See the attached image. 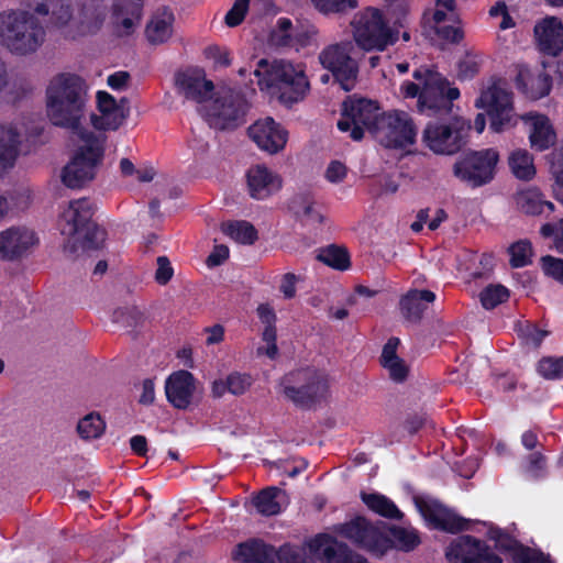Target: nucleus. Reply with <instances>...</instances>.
<instances>
[{
  "mask_svg": "<svg viewBox=\"0 0 563 563\" xmlns=\"http://www.w3.org/2000/svg\"><path fill=\"white\" fill-rule=\"evenodd\" d=\"M22 0V4L66 37L78 38L98 32L107 16L104 0Z\"/></svg>",
  "mask_w": 563,
  "mask_h": 563,
  "instance_id": "obj_1",
  "label": "nucleus"
},
{
  "mask_svg": "<svg viewBox=\"0 0 563 563\" xmlns=\"http://www.w3.org/2000/svg\"><path fill=\"white\" fill-rule=\"evenodd\" d=\"M89 90L87 80L78 74L64 71L54 75L45 89V110L49 122L74 134L84 132Z\"/></svg>",
  "mask_w": 563,
  "mask_h": 563,
  "instance_id": "obj_2",
  "label": "nucleus"
},
{
  "mask_svg": "<svg viewBox=\"0 0 563 563\" xmlns=\"http://www.w3.org/2000/svg\"><path fill=\"white\" fill-rule=\"evenodd\" d=\"M46 41V27L29 9L0 12V46L16 57L35 54Z\"/></svg>",
  "mask_w": 563,
  "mask_h": 563,
  "instance_id": "obj_3",
  "label": "nucleus"
},
{
  "mask_svg": "<svg viewBox=\"0 0 563 563\" xmlns=\"http://www.w3.org/2000/svg\"><path fill=\"white\" fill-rule=\"evenodd\" d=\"M252 74L261 90L268 91L285 104L300 101L309 89L303 67L285 59L269 63L262 58Z\"/></svg>",
  "mask_w": 563,
  "mask_h": 563,
  "instance_id": "obj_4",
  "label": "nucleus"
},
{
  "mask_svg": "<svg viewBox=\"0 0 563 563\" xmlns=\"http://www.w3.org/2000/svg\"><path fill=\"white\" fill-rule=\"evenodd\" d=\"M415 81H406L400 91L406 98H418V109L428 115L440 111H450L453 100L460 97L456 87H451L448 80L438 71L420 67L413 71Z\"/></svg>",
  "mask_w": 563,
  "mask_h": 563,
  "instance_id": "obj_5",
  "label": "nucleus"
},
{
  "mask_svg": "<svg viewBox=\"0 0 563 563\" xmlns=\"http://www.w3.org/2000/svg\"><path fill=\"white\" fill-rule=\"evenodd\" d=\"M75 134L78 137L77 150L62 170V181L68 188H81L93 180L104 153L100 136L90 131Z\"/></svg>",
  "mask_w": 563,
  "mask_h": 563,
  "instance_id": "obj_6",
  "label": "nucleus"
},
{
  "mask_svg": "<svg viewBox=\"0 0 563 563\" xmlns=\"http://www.w3.org/2000/svg\"><path fill=\"white\" fill-rule=\"evenodd\" d=\"M92 206L87 199L70 201L60 218V231L82 249H97L104 240V231L91 222Z\"/></svg>",
  "mask_w": 563,
  "mask_h": 563,
  "instance_id": "obj_7",
  "label": "nucleus"
},
{
  "mask_svg": "<svg viewBox=\"0 0 563 563\" xmlns=\"http://www.w3.org/2000/svg\"><path fill=\"white\" fill-rule=\"evenodd\" d=\"M470 131L471 124L463 118L433 121L426 125L422 142L434 154L454 155L466 145Z\"/></svg>",
  "mask_w": 563,
  "mask_h": 563,
  "instance_id": "obj_8",
  "label": "nucleus"
},
{
  "mask_svg": "<svg viewBox=\"0 0 563 563\" xmlns=\"http://www.w3.org/2000/svg\"><path fill=\"white\" fill-rule=\"evenodd\" d=\"M282 394L299 406H307L323 398L329 389V378L323 371L303 368L286 375L280 382Z\"/></svg>",
  "mask_w": 563,
  "mask_h": 563,
  "instance_id": "obj_9",
  "label": "nucleus"
},
{
  "mask_svg": "<svg viewBox=\"0 0 563 563\" xmlns=\"http://www.w3.org/2000/svg\"><path fill=\"white\" fill-rule=\"evenodd\" d=\"M351 26L356 45L364 51H384L396 42V36L377 9L367 8L356 13Z\"/></svg>",
  "mask_w": 563,
  "mask_h": 563,
  "instance_id": "obj_10",
  "label": "nucleus"
},
{
  "mask_svg": "<svg viewBox=\"0 0 563 563\" xmlns=\"http://www.w3.org/2000/svg\"><path fill=\"white\" fill-rule=\"evenodd\" d=\"M249 104L246 99L231 88H220L205 106L203 114L210 125L224 130L236 126L246 114Z\"/></svg>",
  "mask_w": 563,
  "mask_h": 563,
  "instance_id": "obj_11",
  "label": "nucleus"
},
{
  "mask_svg": "<svg viewBox=\"0 0 563 563\" xmlns=\"http://www.w3.org/2000/svg\"><path fill=\"white\" fill-rule=\"evenodd\" d=\"M373 136L385 147L404 148L415 143L417 129L407 112L394 110L383 112Z\"/></svg>",
  "mask_w": 563,
  "mask_h": 563,
  "instance_id": "obj_12",
  "label": "nucleus"
},
{
  "mask_svg": "<svg viewBox=\"0 0 563 563\" xmlns=\"http://www.w3.org/2000/svg\"><path fill=\"white\" fill-rule=\"evenodd\" d=\"M353 51V43L345 41L330 44L319 54L321 65L333 74L335 80L345 91L354 88L358 74L357 62L352 56Z\"/></svg>",
  "mask_w": 563,
  "mask_h": 563,
  "instance_id": "obj_13",
  "label": "nucleus"
},
{
  "mask_svg": "<svg viewBox=\"0 0 563 563\" xmlns=\"http://www.w3.org/2000/svg\"><path fill=\"white\" fill-rule=\"evenodd\" d=\"M382 114L376 102L351 98L343 102L342 118L338 122V128L343 132L351 131V137L360 141L364 136V129L374 134V128Z\"/></svg>",
  "mask_w": 563,
  "mask_h": 563,
  "instance_id": "obj_14",
  "label": "nucleus"
},
{
  "mask_svg": "<svg viewBox=\"0 0 563 563\" xmlns=\"http://www.w3.org/2000/svg\"><path fill=\"white\" fill-rule=\"evenodd\" d=\"M338 532L376 558H382L390 550L389 538L385 527H378L364 517H355L340 525Z\"/></svg>",
  "mask_w": 563,
  "mask_h": 563,
  "instance_id": "obj_15",
  "label": "nucleus"
},
{
  "mask_svg": "<svg viewBox=\"0 0 563 563\" xmlns=\"http://www.w3.org/2000/svg\"><path fill=\"white\" fill-rule=\"evenodd\" d=\"M497 162L498 153L495 150L472 152L454 163L453 174L462 181L479 187L494 178Z\"/></svg>",
  "mask_w": 563,
  "mask_h": 563,
  "instance_id": "obj_16",
  "label": "nucleus"
},
{
  "mask_svg": "<svg viewBox=\"0 0 563 563\" xmlns=\"http://www.w3.org/2000/svg\"><path fill=\"white\" fill-rule=\"evenodd\" d=\"M36 232L24 225L0 231V261L18 262L30 256L38 246Z\"/></svg>",
  "mask_w": 563,
  "mask_h": 563,
  "instance_id": "obj_17",
  "label": "nucleus"
},
{
  "mask_svg": "<svg viewBox=\"0 0 563 563\" xmlns=\"http://www.w3.org/2000/svg\"><path fill=\"white\" fill-rule=\"evenodd\" d=\"M477 108L485 109L490 115V129L503 132L511 125L512 96L504 87L493 85L485 89L475 102Z\"/></svg>",
  "mask_w": 563,
  "mask_h": 563,
  "instance_id": "obj_18",
  "label": "nucleus"
},
{
  "mask_svg": "<svg viewBox=\"0 0 563 563\" xmlns=\"http://www.w3.org/2000/svg\"><path fill=\"white\" fill-rule=\"evenodd\" d=\"M175 88L178 95L186 100L192 101L202 107L210 101L213 96V82L206 77L201 68H186L175 74Z\"/></svg>",
  "mask_w": 563,
  "mask_h": 563,
  "instance_id": "obj_19",
  "label": "nucleus"
},
{
  "mask_svg": "<svg viewBox=\"0 0 563 563\" xmlns=\"http://www.w3.org/2000/svg\"><path fill=\"white\" fill-rule=\"evenodd\" d=\"M445 554L450 563H501L499 556L468 536L452 541Z\"/></svg>",
  "mask_w": 563,
  "mask_h": 563,
  "instance_id": "obj_20",
  "label": "nucleus"
},
{
  "mask_svg": "<svg viewBox=\"0 0 563 563\" xmlns=\"http://www.w3.org/2000/svg\"><path fill=\"white\" fill-rule=\"evenodd\" d=\"M247 131L258 148L268 154L280 152L288 141V132L271 117L257 120Z\"/></svg>",
  "mask_w": 563,
  "mask_h": 563,
  "instance_id": "obj_21",
  "label": "nucleus"
},
{
  "mask_svg": "<svg viewBox=\"0 0 563 563\" xmlns=\"http://www.w3.org/2000/svg\"><path fill=\"white\" fill-rule=\"evenodd\" d=\"M415 505L427 523L435 529L457 532L465 528V521L461 517L437 500L415 497Z\"/></svg>",
  "mask_w": 563,
  "mask_h": 563,
  "instance_id": "obj_22",
  "label": "nucleus"
},
{
  "mask_svg": "<svg viewBox=\"0 0 563 563\" xmlns=\"http://www.w3.org/2000/svg\"><path fill=\"white\" fill-rule=\"evenodd\" d=\"M309 552L325 563H366V560L354 554L347 545L336 541L329 534H319L308 542Z\"/></svg>",
  "mask_w": 563,
  "mask_h": 563,
  "instance_id": "obj_23",
  "label": "nucleus"
},
{
  "mask_svg": "<svg viewBox=\"0 0 563 563\" xmlns=\"http://www.w3.org/2000/svg\"><path fill=\"white\" fill-rule=\"evenodd\" d=\"M246 189L251 198L265 200L283 187L282 176L264 164L251 166L245 173Z\"/></svg>",
  "mask_w": 563,
  "mask_h": 563,
  "instance_id": "obj_24",
  "label": "nucleus"
},
{
  "mask_svg": "<svg viewBox=\"0 0 563 563\" xmlns=\"http://www.w3.org/2000/svg\"><path fill=\"white\" fill-rule=\"evenodd\" d=\"M528 133L530 147L543 152L556 142V133L550 119L539 112H528L520 117Z\"/></svg>",
  "mask_w": 563,
  "mask_h": 563,
  "instance_id": "obj_25",
  "label": "nucleus"
},
{
  "mask_svg": "<svg viewBox=\"0 0 563 563\" xmlns=\"http://www.w3.org/2000/svg\"><path fill=\"white\" fill-rule=\"evenodd\" d=\"M96 98L99 115L95 117L93 125L101 130L119 129L129 115L125 100L121 99L118 102L107 91H98Z\"/></svg>",
  "mask_w": 563,
  "mask_h": 563,
  "instance_id": "obj_26",
  "label": "nucleus"
},
{
  "mask_svg": "<svg viewBox=\"0 0 563 563\" xmlns=\"http://www.w3.org/2000/svg\"><path fill=\"white\" fill-rule=\"evenodd\" d=\"M534 41L540 52L558 56L563 51V22L556 16H545L533 27Z\"/></svg>",
  "mask_w": 563,
  "mask_h": 563,
  "instance_id": "obj_27",
  "label": "nucleus"
},
{
  "mask_svg": "<svg viewBox=\"0 0 563 563\" xmlns=\"http://www.w3.org/2000/svg\"><path fill=\"white\" fill-rule=\"evenodd\" d=\"M195 389V377L185 369L172 374L165 384L168 401L178 409H186L190 405Z\"/></svg>",
  "mask_w": 563,
  "mask_h": 563,
  "instance_id": "obj_28",
  "label": "nucleus"
},
{
  "mask_svg": "<svg viewBox=\"0 0 563 563\" xmlns=\"http://www.w3.org/2000/svg\"><path fill=\"white\" fill-rule=\"evenodd\" d=\"M275 558L278 551L258 539L239 543L232 551V559L240 563H274Z\"/></svg>",
  "mask_w": 563,
  "mask_h": 563,
  "instance_id": "obj_29",
  "label": "nucleus"
},
{
  "mask_svg": "<svg viewBox=\"0 0 563 563\" xmlns=\"http://www.w3.org/2000/svg\"><path fill=\"white\" fill-rule=\"evenodd\" d=\"M256 314H257L261 323L264 325V329L262 332V341L265 343V346H261L257 349V354L266 355L271 360H275L278 355V347L276 344L277 316L275 313V310L269 303H261L256 308Z\"/></svg>",
  "mask_w": 563,
  "mask_h": 563,
  "instance_id": "obj_30",
  "label": "nucleus"
},
{
  "mask_svg": "<svg viewBox=\"0 0 563 563\" xmlns=\"http://www.w3.org/2000/svg\"><path fill=\"white\" fill-rule=\"evenodd\" d=\"M517 85L528 98L537 100L550 93L552 80L544 70H531L528 67H521L517 77Z\"/></svg>",
  "mask_w": 563,
  "mask_h": 563,
  "instance_id": "obj_31",
  "label": "nucleus"
},
{
  "mask_svg": "<svg viewBox=\"0 0 563 563\" xmlns=\"http://www.w3.org/2000/svg\"><path fill=\"white\" fill-rule=\"evenodd\" d=\"M21 144V133L13 123H0V175L12 168Z\"/></svg>",
  "mask_w": 563,
  "mask_h": 563,
  "instance_id": "obj_32",
  "label": "nucleus"
},
{
  "mask_svg": "<svg viewBox=\"0 0 563 563\" xmlns=\"http://www.w3.org/2000/svg\"><path fill=\"white\" fill-rule=\"evenodd\" d=\"M174 13L168 9H159L153 13L145 29V35L152 44L167 42L174 33Z\"/></svg>",
  "mask_w": 563,
  "mask_h": 563,
  "instance_id": "obj_33",
  "label": "nucleus"
},
{
  "mask_svg": "<svg viewBox=\"0 0 563 563\" xmlns=\"http://www.w3.org/2000/svg\"><path fill=\"white\" fill-rule=\"evenodd\" d=\"M434 299L435 295L430 290H410L400 300L401 313L407 320L417 322Z\"/></svg>",
  "mask_w": 563,
  "mask_h": 563,
  "instance_id": "obj_34",
  "label": "nucleus"
},
{
  "mask_svg": "<svg viewBox=\"0 0 563 563\" xmlns=\"http://www.w3.org/2000/svg\"><path fill=\"white\" fill-rule=\"evenodd\" d=\"M398 344L399 340L397 338L389 339L384 345L380 356L382 366L388 372L389 377L397 383L405 380L409 372L406 362L396 353Z\"/></svg>",
  "mask_w": 563,
  "mask_h": 563,
  "instance_id": "obj_35",
  "label": "nucleus"
},
{
  "mask_svg": "<svg viewBox=\"0 0 563 563\" xmlns=\"http://www.w3.org/2000/svg\"><path fill=\"white\" fill-rule=\"evenodd\" d=\"M142 15V4L131 2L129 5L115 0L113 4V21L122 34L131 33L139 25Z\"/></svg>",
  "mask_w": 563,
  "mask_h": 563,
  "instance_id": "obj_36",
  "label": "nucleus"
},
{
  "mask_svg": "<svg viewBox=\"0 0 563 563\" xmlns=\"http://www.w3.org/2000/svg\"><path fill=\"white\" fill-rule=\"evenodd\" d=\"M515 199L518 208L528 214H541L545 210L551 213L554 210V205L545 200L541 191L534 187L517 192Z\"/></svg>",
  "mask_w": 563,
  "mask_h": 563,
  "instance_id": "obj_37",
  "label": "nucleus"
},
{
  "mask_svg": "<svg viewBox=\"0 0 563 563\" xmlns=\"http://www.w3.org/2000/svg\"><path fill=\"white\" fill-rule=\"evenodd\" d=\"M295 214L307 224H318L323 220L321 206L310 194H299L291 202Z\"/></svg>",
  "mask_w": 563,
  "mask_h": 563,
  "instance_id": "obj_38",
  "label": "nucleus"
},
{
  "mask_svg": "<svg viewBox=\"0 0 563 563\" xmlns=\"http://www.w3.org/2000/svg\"><path fill=\"white\" fill-rule=\"evenodd\" d=\"M386 534L389 538L390 549L409 552L420 544V537L416 529L411 527H385Z\"/></svg>",
  "mask_w": 563,
  "mask_h": 563,
  "instance_id": "obj_39",
  "label": "nucleus"
},
{
  "mask_svg": "<svg viewBox=\"0 0 563 563\" xmlns=\"http://www.w3.org/2000/svg\"><path fill=\"white\" fill-rule=\"evenodd\" d=\"M496 545L504 550H514V558L517 563H551L543 553L529 548L517 547L515 541L507 536H500Z\"/></svg>",
  "mask_w": 563,
  "mask_h": 563,
  "instance_id": "obj_40",
  "label": "nucleus"
},
{
  "mask_svg": "<svg viewBox=\"0 0 563 563\" xmlns=\"http://www.w3.org/2000/svg\"><path fill=\"white\" fill-rule=\"evenodd\" d=\"M508 164L511 173L518 179L530 180L536 175L533 157L526 150L514 151L508 158Z\"/></svg>",
  "mask_w": 563,
  "mask_h": 563,
  "instance_id": "obj_41",
  "label": "nucleus"
},
{
  "mask_svg": "<svg viewBox=\"0 0 563 563\" xmlns=\"http://www.w3.org/2000/svg\"><path fill=\"white\" fill-rule=\"evenodd\" d=\"M285 493L277 487L263 489L255 498L254 506L265 516H273L282 510V497Z\"/></svg>",
  "mask_w": 563,
  "mask_h": 563,
  "instance_id": "obj_42",
  "label": "nucleus"
},
{
  "mask_svg": "<svg viewBox=\"0 0 563 563\" xmlns=\"http://www.w3.org/2000/svg\"><path fill=\"white\" fill-rule=\"evenodd\" d=\"M363 503L374 512L390 519H400L401 511L397 506L386 496L380 494H366L361 495Z\"/></svg>",
  "mask_w": 563,
  "mask_h": 563,
  "instance_id": "obj_43",
  "label": "nucleus"
},
{
  "mask_svg": "<svg viewBox=\"0 0 563 563\" xmlns=\"http://www.w3.org/2000/svg\"><path fill=\"white\" fill-rule=\"evenodd\" d=\"M222 232L241 244H252L257 238L256 230L246 221L223 223Z\"/></svg>",
  "mask_w": 563,
  "mask_h": 563,
  "instance_id": "obj_44",
  "label": "nucleus"
},
{
  "mask_svg": "<svg viewBox=\"0 0 563 563\" xmlns=\"http://www.w3.org/2000/svg\"><path fill=\"white\" fill-rule=\"evenodd\" d=\"M317 260L339 271H345L350 266V257L346 251L335 245L320 249L317 254Z\"/></svg>",
  "mask_w": 563,
  "mask_h": 563,
  "instance_id": "obj_45",
  "label": "nucleus"
},
{
  "mask_svg": "<svg viewBox=\"0 0 563 563\" xmlns=\"http://www.w3.org/2000/svg\"><path fill=\"white\" fill-rule=\"evenodd\" d=\"M104 430L106 423L98 413H88L77 424L78 434L84 440L98 439Z\"/></svg>",
  "mask_w": 563,
  "mask_h": 563,
  "instance_id": "obj_46",
  "label": "nucleus"
},
{
  "mask_svg": "<svg viewBox=\"0 0 563 563\" xmlns=\"http://www.w3.org/2000/svg\"><path fill=\"white\" fill-rule=\"evenodd\" d=\"M509 297V291L503 285H489L479 295L485 309H493Z\"/></svg>",
  "mask_w": 563,
  "mask_h": 563,
  "instance_id": "obj_47",
  "label": "nucleus"
},
{
  "mask_svg": "<svg viewBox=\"0 0 563 563\" xmlns=\"http://www.w3.org/2000/svg\"><path fill=\"white\" fill-rule=\"evenodd\" d=\"M291 22L288 19H279L269 36V43L276 47L289 46L292 42Z\"/></svg>",
  "mask_w": 563,
  "mask_h": 563,
  "instance_id": "obj_48",
  "label": "nucleus"
},
{
  "mask_svg": "<svg viewBox=\"0 0 563 563\" xmlns=\"http://www.w3.org/2000/svg\"><path fill=\"white\" fill-rule=\"evenodd\" d=\"M538 372L547 379H560L563 377V356H547L539 361Z\"/></svg>",
  "mask_w": 563,
  "mask_h": 563,
  "instance_id": "obj_49",
  "label": "nucleus"
},
{
  "mask_svg": "<svg viewBox=\"0 0 563 563\" xmlns=\"http://www.w3.org/2000/svg\"><path fill=\"white\" fill-rule=\"evenodd\" d=\"M510 264L514 267H522L531 262L532 247L528 241H519L509 247Z\"/></svg>",
  "mask_w": 563,
  "mask_h": 563,
  "instance_id": "obj_50",
  "label": "nucleus"
},
{
  "mask_svg": "<svg viewBox=\"0 0 563 563\" xmlns=\"http://www.w3.org/2000/svg\"><path fill=\"white\" fill-rule=\"evenodd\" d=\"M316 9L323 13H338L357 7V0H311Z\"/></svg>",
  "mask_w": 563,
  "mask_h": 563,
  "instance_id": "obj_51",
  "label": "nucleus"
},
{
  "mask_svg": "<svg viewBox=\"0 0 563 563\" xmlns=\"http://www.w3.org/2000/svg\"><path fill=\"white\" fill-rule=\"evenodd\" d=\"M280 563H313L303 549L285 544L278 550Z\"/></svg>",
  "mask_w": 563,
  "mask_h": 563,
  "instance_id": "obj_52",
  "label": "nucleus"
},
{
  "mask_svg": "<svg viewBox=\"0 0 563 563\" xmlns=\"http://www.w3.org/2000/svg\"><path fill=\"white\" fill-rule=\"evenodd\" d=\"M252 383L253 379L249 374L234 372L227 376V386H229V393L235 396H240L246 393Z\"/></svg>",
  "mask_w": 563,
  "mask_h": 563,
  "instance_id": "obj_53",
  "label": "nucleus"
},
{
  "mask_svg": "<svg viewBox=\"0 0 563 563\" xmlns=\"http://www.w3.org/2000/svg\"><path fill=\"white\" fill-rule=\"evenodd\" d=\"M482 60L479 56L474 54H466L457 64V75L462 79L474 77L481 67Z\"/></svg>",
  "mask_w": 563,
  "mask_h": 563,
  "instance_id": "obj_54",
  "label": "nucleus"
},
{
  "mask_svg": "<svg viewBox=\"0 0 563 563\" xmlns=\"http://www.w3.org/2000/svg\"><path fill=\"white\" fill-rule=\"evenodd\" d=\"M551 173L554 177L553 194L563 205V154H555L551 164Z\"/></svg>",
  "mask_w": 563,
  "mask_h": 563,
  "instance_id": "obj_55",
  "label": "nucleus"
},
{
  "mask_svg": "<svg viewBox=\"0 0 563 563\" xmlns=\"http://www.w3.org/2000/svg\"><path fill=\"white\" fill-rule=\"evenodd\" d=\"M250 0H235L228 11L224 22L228 26L234 27L242 23L249 9Z\"/></svg>",
  "mask_w": 563,
  "mask_h": 563,
  "instance_id": "obj_56",
  "label": "nucleus"
},
{
  "mask_svg": "<svg viewBox=\"0 0 563 563\" xmlns=\"http://www.w3.org/2000/svg\"><path fill=\"white\" fill-rule=\"evenodd\" d=\"M540 232L545 238L553 236L555 250L563 254V219L556 223L543 224Z\"/></svg>",
  "mask_w": 563,
  "mask_h": 563,
  "instance_id": "obj_57",
  "label": "nucleus"
},
{
  "mask_svg": "<svg viewBox=\"0 0 563 563\" xmlns=\"http://www.w3.org/2000/svg\"><path fill=\"white\" fill-rule=\"evenodd\" d=\"M542 269L545 275L563 283V260L550 255L541 258Z\"/></svg>",
  "mask_w": 563,
  "mask_h": 563,
  "instance_id": "obj_58",
  "label": "nucleus"
},
{
  "mask_svg": "<svg viewBox=\"0 0 563 563\" xmlns=\"http://www.w3.org/2000/svg\"><path fill=\"white\" fill-rule=\"evenodd\" d=\"M206 57L213 63L214 67H227L230 65L229 51L219 46H209L205 49Z\"/></svg>",
  "mask_w": 563,
  "mask_h": 563,
  "instance_id": "obj_59",
  "label": "nucleus"
},
{
  "mask_svg": "<svg viewBox=\"0 0 563 563\" xmlns=\"http://www.w3.org/2000/svg\"><path fill=\"white\" fill-rule=\"evenodd\" d=\"M174 269L169 260L166 256L157 257V269L155 273V280L159 285H166L173 277Z\"/></svg>",
  "mask_w": 563,
  "mask_h": 563,
  "instance_id": "obj_60",
  "label": "nucleus"
},
{
  "mask_svg": "<svg viewBox=\"0 0 563 563\" xmlns=\"http://www.w3.org/2000/svg\"><path fill=\"white\" fill-rule=\"evenodd\" d=\"M347 169L345 165L339 161H333L325 169V178L332 184H339L346 177Z\"/></svg>",
  "mask_w": 563,
  "mask_h": 563,
  "instance_id": "obj_61",
  "label": "nucleus"
},
{
  "mask_svg": "<svg viewBox=\"0 0 563 563\" xmlns=\"http://www.w3.org/2000/svg\"><path fill=\"white\" fill-rule=\"evenodd\" d=\"M131 75L128 71L120 70L108 76L107 84L113 90H125L129 87Z\"/></svg>",
  "mask_w": 563,
  "mask_h": 563,
  "instance_id": "obj_62",
  "label": "nucleus"
},
{
  "mask_svg": "<svg viewBox=\"0 0 563 563\" xmlns=\"http://www.w3.org/2000/svg\"><path fill=\"white\" fill-rule=\"evenodd\" d=\"M522 335L526 339L527 344L538 347L543 339L548 335V332L537 329L532 324H529L525 328Z\"/></svg>",
  "mask_w": 563,
  "mask_h": 563,
  "instance_id": "obj_63",
  "label": "nucleus"
},
{
  "mask_svg": "<svg viewBox=\"0 0 563 563\" xmlns=\"http://www.w3.org/2000/svg\"><path fill=\"white\" fill-rule=\"evenodd\" d=\"M454 0H437L433 20L435 23L443 22L448 19V13L454 10Z\"/></svg>",
  "mask_w": 563,
  "mask_h": 563,
  "instance_id": "obj_64",
  "label": "nucleus"
}]
</instances>
